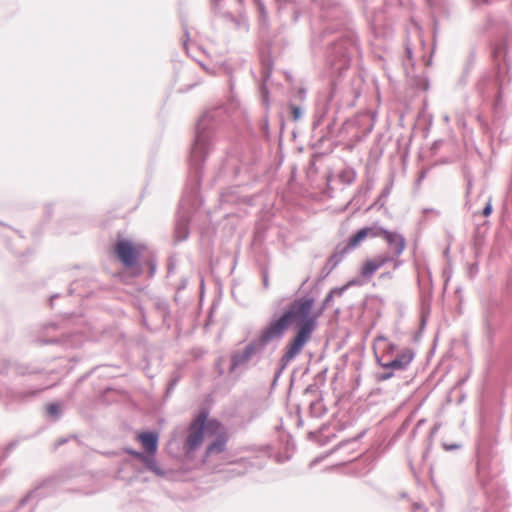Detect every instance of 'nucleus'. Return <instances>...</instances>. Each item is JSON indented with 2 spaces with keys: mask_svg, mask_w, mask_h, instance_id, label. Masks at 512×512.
Segmentation results:
<instances>
[{
  "mask_svg": "<svg viewBox=\"0 0 512 512\" xmlns=\"http://www.w3.org/2000/svg\"><path fill=\"white\" fill-rule=\"evenodd\" d=\"M314 300L304 297L295 300L286 310L292 322L298 323L296 335L290 340L281 358L284 366L289 364L303 349L310 340L317 325L320 313H312Z\"/></svg>",
  "mask_w": 512,
  "mask_h": 512,
  "instance_id": "1",
  "label": "nucleus"
},
{
  "mask_svg": "<svg viewBox=\"0 0 512 512\" xmlns=\"http://www.w3.org/2000/svg\"><path fill=\"white\" fill-rule=\"evenodd\" d=\"M210 420L208 419V412L203 410L193 419L190 423L187 436L183 444L185 453H191L198 449L203 441L206 432V425Z\"/></svg>",
  "mask_w": 512,
  "mask_h": 512,
  "instance_id": "2",
  "label": "nucleus"
},
{
  "mask_svg": "<svg viewBox=\"0 0 512 512\" xmlns=\"http://www.w3.org/2000/svg\"><path fill=\"white\" fill-rule=\"evenodd\" d=\"M143 250V245L125 239L118 240L114 245V253L117 259L127 268L137 264Z\"/></svg>",
  "mask_w": 512,
  "mask_h": 512,
  "instance_id": "3",
  "label": "nucleus"
},
{
  "mask_svg": "<svg viewBox=\"0 0 512 512\" xmlns=\"http://www.w3.org/2000/svg\"><path fill=\"white\" fill-rule=\"evenodd\" d=\"M206 433L209 436H214L215 439L207 446L205 457L222 453L228 441V434L223 425L219 421L211 419L206 425Z\"/></svg>",
  "mask_w": 512,
  "mask_h": 512,
  "instance_id": "4",
  "label": "nucleus"
},
{
  "mask_svg": "<svg viewBox=\"0 0 512 512\" xmlns=\"http://www.w3.org/2000/svg\"><path fill=\"white\" fill-rule=\"evenodd\" d=\"M292 320L285 311L280 317L272 320L262 331L259 336L261 345L267 344L274 339L281 338L285 331L291 326Z\"/></svg>",
  "mask_w": 512,
  "mask_h": 512,
  "instance_id": "5",
  "label": "nucleus"
},
{
  "mask_svg": "<svg viewBox=\"0 0 512 512\" xmlns=\"http://www.w3.org/2000/svg\"><path fill=\"white\" fill-rule=\"evenodd\" d=\"M395 349V345L392 343L387 344V352L382 355L380 359V365L384 369L391 370H405L410 363L413 361L415 353L410 348L401 350L394 359L385 360L386 354H391Z\"/></svg>",
  "mask_w": 512,
  "mask_h": 512,
  "instance_id": "6",
  "label": "nucleus"
},
{
  "mask_svg": "<svg viewBox=\"0 0 512 512\" xmlns=\"http://www.w3.org/2000/svg\"><path fill=\"white\" fill-rule=\"evenodd\" d=\"M393 261V258L387 254L376 255L372 258L366 259L360 269H359V278L364 282L370 281L373 275L382 268L385 264Z\"/></svg>",
  "mask_w": 512,
  "mask_h": 512,
  "instance_id": "7",
  "label": "nucleus"
},
{
  "mask_svg": "<svg viewBox=\"0 0 512 512\" xmlns=\"http://www.w3.org/2000/svg\"><path fill=\"white\" fill-rule=\"evenodd\" d=\"M368 236L377 237V229L373 227H365L360 229L349 239L347 245L342 249L339 255L335 254L332 256V259L337 258L335 264H337L342 259L343 255L360 245V243Z\"/></svg>",
  "mask_w": 512,
  "mask_h": 512,
  "instance_id": "8",
  "label": "nucleus"
},
{
  "mask_svg": "<svg viewBox=\"0 0 512 512\" xmlns=\"http://www.w3.org/2000/svg\"><path fill=\"white\" fill-rule=\"evenodd\" d=\"M368 236L377 237V229L373 227H365L360 229L349 239L347 245L342 249L339 255L335 254L332 256V259L337 258L335 264H337L342 259L343 255L360 245V243Z\"/></svg>",
  "mask_w": 512,
  "mask_h": 512,
  "instance_id": "9",
  "label": "nucleus"
},
{
  "mask_svg": "<svg viewBox=\"0 0 512 512\" xmlns=\"http://www.w3.org/2000/svg\"><path fill=\"white\" fill-rule=\"evenodd\" d=\"M377 237L383 238L391 247L395 256H399L405 249V239L395 232H391L382 228L377 229Z\"/></svg>",
  "mask_w": 512,
  "mask_h": 512,
  "instance_id": "10",
  "label": "nucleus"
},
{
  "mask_svg": "<svg viewBox=\"0 0 512 512\" xmlns=\"http://www.w3.org/2000/svg\"><path fill=\"white\" fill-rule=\"evenodd\" d=\"M158 434L156 432H141L136 439L140 442L146 454L154 456L158 449Z\"/></svg>",
  "mask_w": 512,
  "mask_h": 512,
  "instance_id": "11",
  "label": "nucleus"
},
{
  "mask_svg": "<svg viewBox=\"0 0 512 512\" xmlns=\"http://www.w3.org/2000/svg\"><path fill=\"white\" fill-rule=\"evenodd\" d=\"M258 348L259 346L257 343H250L245 347L243 351H238L233 354L231 359V369L233 370L238 366L248 362L251 357L258 351Z\"/></svg>",
  "mask_w": 512,
  "mask_h": 512,
  "instance_id": "12",
  "label": "nucleus"
},
{
  "mask_svg": "<svg viewBox=\"0 0 512 512\" xmlns=\"http://www.w3.org/2000/svg\"><path fill=\"white\" fill-rule=\"evenodd\" d=\"M360 285H362V281L360 279H351L342 287L334 288L333 290H331V292L327 296L326 300L328 301L334 294L341 295L349 287L360 286Z\"/></svg>",
  "mask_w": 512,
  "mask_h": 512,
  "instance_id": "13",
  "label": "nucleus"
},
{
  "mask_svg": "<svg viewBox=\"0 0 512 512\" xmlns=\"http://www.w3.org/2000/svg\"><path fill=\"white\" fill-rule=\"evenodd\" d=\"M150 455H146V459L144 460H141L146 466L148 469L154 471V472H157V467H156V464H155V461L149 457Z\"/></svg>",
  "mask_w": 512,
  "mask_h": 512,
  "instance_id": "14",
  "label": "nucleus"
},
{
  "mask_svg": "<svg viewBox=\"0 0 512 512\" xmlns=\"http://www.w3.org/2000/svg\"><path fill=\"white\" fill-rule=\"evenodd\" d=\"M290 112L293 120H298L301 117V109L296 105H290Z\"/></svg>",
  "mask_w": 512,
  "mask_h": 512,
  "instance_id": "15",
  "label": "nucleus"
},
{
  "mask_svg": "<svg viewBox=\"0 0 512 512\" xmlns=\"http://www.w3.org/2000/svg\"><path fill=\"white\" fill-rule=\"evenodd\" d=\"M46 410L47 412L50 414V415H57L58 412H59V406L55 403H50L47 405L46 407Z\"/></svg>",
  "mask_w": 512,
  "mask_h": 512,
  "instance_id": "16",
  "label": "nucleus"
},
{
  "mask_svg": "<svg viewBox=\"0 0 512 512\" xmlns=\"http://www.w3.org/2000/svg\"><path fill=\"white\" fill-rule=\"evenodd\" d=\"M127 452H128L130 455H132V456L136 457V458H137V459H139V460H144V459H146V455H144V454H143V453H141V452H137V451L129 450V449L127 450Z\"/></svg>",
  "mask_w": 512,
  "mask_h": 512,
  "instance_id": "17",
  "label": "nucleus"
},
{
  "mask_svg": "<svg viewBox=\"0 0 512 512\" xmlns=\"http://www.w3.org/2000/svg\"><path fill=\"white\" fill-rule=\"evenodd\" d=\"M492 212V205L491 203H487V205L485 206V208L483 209V215L484 216H489Z\"/></svg>",
  "mask_w": 512,
  "mask_h": 512,
  "instance_id": "18",
  "label": "nucleus"
},
{
  "mask_svg": "<svg viewBox=\"0 0 512 512\" xmlns=\"http://www.w3.org/2000/svg\"><path fill=\"white\" fill-rule=\"evenodd\" d=\"M393 375H394V374H393V372L384 373V374H382V375L379 377V379H380V380H382V381H384V380H388V379L392 378V377H393Z\"/></svg>",
  "mask_w": 512,
  "mask_h": 512,
  "instance_id": "19",
  "label": "nucleus"
},
{
  "mask_svg": "<svg viewBox=\"0 0 512 512\" xmlns=\"http://www.w3.org/2000/svg\"><path fill=\"white\" fill-rule=\"evenodd\" d=\"M199 149H200V140H197L194 150H193V154L195 155Z\"/></svg>",
  "mask_w": 512,
  "mask_h": 512,
  "instance_id": "20",
  "label": "nucleus"
},
{
  "mask_svg": "<svg viewBox=\"0 0 512 512\" xmlns=\"http://www.w3.org/2000/svg\"><path fill=\"white\" fill-rule=\"evenodd\" d=\"M385 276L391 277V274L389 272L388 273H382L381 277H385Z\"/></svg>",
  "mask_w": 512,
  "mask_h": 512,
  "instance_id": "21",
  "label": "nucleus"
}]
</instances>
